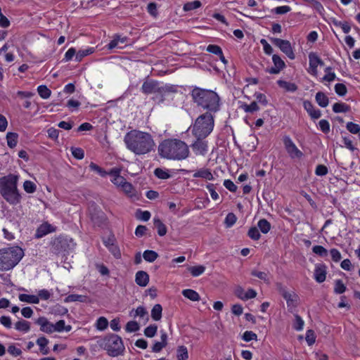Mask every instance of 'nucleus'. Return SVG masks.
Wrapping results in <instances>:
<instances>
[{
    "mask_svg": "<svg viewBox=\"0 0 360 360\" xmlns=\"http://www.w3.org/2000/svg\"><path fill=\"white\" fill-rule=\"evenodd\" d=\"M124 141L127 148L136 155L150 152L155 146L152 136L147 132L131 130L126 134Z\"/></svg>",
    "mask_w": 360,
    "mask_h": 360,
    "instance_id": "f257e3e1",
    "label": "nucleus"
},
{
    "mask_svg": "<svg viewBox=\"0 0 360 360\" xmlns=\"http://www.w3.org/2000/svg\"><path fill=\"white\" fill-rule=\"evenodd\" d=\"M194 103L206 110V112L214 114L220 109V98L214 91L195 86L191 92Z\"/></svg>",
    "mask_w": 360,
    "mask_h": 360,
    "instance_id": "f03ea898",
    "label": "nucleus"
},
{
    "mask_svg": "<svg viewBox=\"0 0 360 360\" xmlns=\"http://www.w3.org/2000/svg\"><path fill=\"white\" fill-rule=\"evenodd\" d=\"M158 152L161 157L170 160H181L189 155L188 146L179 139L163 141L158 146Z\"/></svg>",
    "mask_w": 360,
    "mask_h": 360,
    "instance_id": "7ed1b4c3",
    "label": "nucleus"
},
{
    "mask_svg": "<svg viewBox=\"0 0 360 360\" xmlns=\"http://www.w3.org/2000/svg\"><path fill=\"white\" fill-rule=\"evenodd\" d=\"M18 176L9 174L0 179V194L11 205L20 202L21 196L17 188Z\"/></svg>",
    "mask_w": 360,
    "mask_h": 360,
    "instance_id": "20e7f679",
    "label": "nucleus"
},
{
    "mask_svg": "<svg viewBox=\"0 0 360 360\" xmlns=\"http://www.w3.org/2000/svg\"><path fill=\"white\" fill-rule=\"evenodd\" d=\"M24 255L22 248L14 246L0 250V270L8 271L15 266Z\"/></svg>",
    "mask_w": 360,
    "mask_h": 360,
    "instance_id": "39448f33",
    "label": "nucleus"
},
{
    "mask_svg": "<svg viewBox=\"0 0 360 360\" xmlns=\"http://www.w3.org/2000/svg\"><path fill=\"white\" fill-rule=\"evenodd\" d=\"M99 347L107 352L110 356L123 354L124 346L122 338L116 334H108L98 341Z\"/></svg>",
    "mask_w": 360,
    "mask_h": 360,
    "instance_id": "423d86ee",
    "label": "nucleus"
},
{
    "mask_svg": "<svg viewBox=\"0 0 360 360\" xmlns=\"http://www.w3.org/2000/svg\"><path fill=\"white\" fill-rule=\"evenodd\" d=\"M214 115L211 112H205L200 115L195 122L193 127V133L198 139L207 136L214 128Z\"/></svg>",
    "mask_w": 360,
    "mask_h": 360,
    "instance_id": "0eeeda50",
    "label": "nucleus"
},
{
    "mask_svg": "<svg viewBox=\"0 0 360 360\" xmlns=\"http://www.w3.org/2000/svg\"><path fill=\"white\" fill-rule=\"evenodd\" d=\"M271 41L280 50L284 53L290 59L293 60L295 58L292 47L289 41L278 38H270Z\"/></svg>",
    "mask_w": 360,
    "mask_h": 360,
    "instance_id": "6e6552de",
    "label": "nucleus"
},
{
    "mask_svg": "<svg viewBox=\"0 0 360 360\" xmlns=\"http://www.w3.org/2000/svg\"><path fill=\"white\" fill-rule=\"evenodd\" d=\"M283 144L287 153L291 158H300L302 157V152L298 149L290 136H285L283 137Z\"/></svg>",
    "mask_w": 360,
    "mask_h": 360,
    "instance_id": "1a4fd4ad",
    "label": "nucleus"
},
{
    "mask_svg": "<svg viewBox=\"0 0 360 360\" xmlns=\"http://www.w3.org/2000/svg\"><path fill=\"white\" fill-rule=\"evenodd\" d=\"M51 252L55 255L62 254L68 248V240L63 237L55 238L51 242Z\"/></svg>",
    "mask_w": 360,
    "mask_h": 360,
    "instance_id": "9d476101",
    "label": "nucleus"
},
{
    "mask_svg": "<svg viewBox=\"0 0 360 360\" xmlns=\"http://www.w3.org/2000/svg\"><path fill=\"white\" fill-rule=\"evenodd\" d=\"M278 291L282 297L285 300L287 306L289 309H293L297 306L299 297L296 293L289 292L286 290L285 288L282 286L278 288Z\"/></svg>",
    "mask_w": 360,
    "mask_h": 360,
    "instance_id": "9b49d317",
    "label": "nucleus"
},
{
    "mask_svg": "<svg viewBox=\"0 0 360 360\" xmlns=\"http://www.w3.org/2000/svg\"><path fill=\"white\" fill-rule=\"evenodd\" d=\"M141 91L146 95L155 93L160 94V84L153 79H146L142 84Z\"/></svg>",
    "mask_w": 360,
    "mask_h": 360,
    "instance_id": "f8f14e48",
    "label": "nucleus"
},
{
    "mask_svg": "<svg viewBox=\"0 0 360 360\" xmlns=\"http://www.w3.org/2000/svg\"><path fill=\"white\" fill-rule=\"evenodd\" d=\"M272 61L274 63V66L270 68H266V72H269L272 75H277L285 67L284 61L278 55H273Z\"/></svg>",
    "mask_w": 360,
    "mask_h": 360,
    "instance_id": "ddd939ff",
    "label": "nucleus"
},
{
    "mask_svg": "<svg viewBox=\"0 0 360 360\" xmlns=\"http://www.w3.org/2000/svg\"><path fill=\"white\" fill-rule=\"evenodd\" d=\"M177 92V88L175 85L166 84L164 86L160 85V97L158 98V103H163L166 98V96L169 94H175Z\"/></svg>",
    "mask_w": 360,
    "mask_h": 360,
    "instance_id": "4468645a",
    "label": "nucleus"
},
{
    "mask_svg": "<svg viewBox=\"0 0 360 360\" xmlns=\"http://www.w3.org/2000/svg\"><path fill=\"white\" fill-rule=\"evenodd\" d=\"M202 139L197 138V141H195L191 147L193 152L196 155H204L207 150V144L206 141H202Z\"/></svg>",
    "mask_w": 360,
    "mask_h": 360,
    "instance_id": "2eb2a0df",
    "label": "nucleus"
},
{
    "mask_svg": "<svg viewBox=\"0 0 360 360\" xmlns=\"http://www.w3.org/2000/svg\"><path fill=\"white\" fill-rule=\"evenodd\" d=\"M35 323L40 326V330L46 333H51L55 331L53 324L50 323L46 318L39 317Z\"/></svg>",
    "mask_w": 360,
    "mask_h": 360,
    "instance_id": "dca6fc26",
    "label": "nucleus"
},
{
    "mask_svg": "<svg viewBox=\"0 0 360 360\" xmlns=\"http://www.w3.org/2000/svg\"><path fill=\"white\" fill-rule=\"evenodd\" d=\"M303 106L311 119L316 120L321 116V110L316 109L311 101H304L303 103Z\"/></svg>",
    "mask_w": 360,
    "mask_h": 360,
    "instance_id": "f3484780",
    "label": "nucleus"
},
{
    "mask_svg": "<svg viewBox=\"0 0 360 360\" xmlns=\"http://www.w3.org/2000/svg\"><path fill=\"white\" fill-rule=\"evenodd\" d=\"M55 231V229L53 227L48 224V223H44L41 224L39 228L36 231L35 237L37 238H40L46 236V234L51 233Z\"/></svg>",
    "mask_w": 360,
    "mask_h": 360,
    "instance_id": "a211bd4d",
    "label": "nucleus"
},
{
    "mask_svg": "<svg viewBox=\"0 0 360 360\" xmlns=\"http://www.w3.org/2000/svg\"><path fill=\"white\" fill-rule=\"evenodd\" d=\"M135 281L139 286L145 287L149 282V276L144 271H139L136 274Z\"/></svg>",
    "mask_w": 360,
    "mask_h": 360,
    "instance_id": "6ab92c4d",
    "label": "nucleus"
},
{
    "mask_svg": "<svg viewBox=\"0 0 360 360\" xmlns=\"http://www.w3.org/2000/svg\"><path fill=\"white\" fill-rule=\"evenodd\" d=\"M326 271L325 266H316L314 271V278L315 280L321 283L326 280Z\"/></svg>",
    "mask_w": 360,
    "mask_h": 360,
    "instance_id": "aec40b11",
    "label": "nucleus"
},
{
    "mask_svg": "<svg viewBox=\"0 0 360 360\" xmlns=\"http://www.w3.org/2000/svg\"><path fill=\"white\" fill-rule=\"evenodd\" d=\"M194 178H202L207 180H212L214 179L212 174L209 169H200L193 175Z\"/></svg>",
    "mask_w": 360,
    "mask_h": 360,
    "instance_id": "412c9836",
    "label": "nucleus"
},
{
    "mask_svg": "<svg viewBox=\"0 0 360 360\" xmlns=\"http://www.w3.org/2000/svg\"><path fill=\"white\" fill-rule=\"evenodd\" d=\"M20 301L30 304H38L39 302V298L37 295H27V294H20L18 297Z\"/></svg>",
    "mask_w": 360,
    "mask_h": 360,
    "instance_id": "4be33fe9",
    "label": "nucleus"
},
{
    "mask_svg": "<svg viewBox=\"0 0 360 360\" xmlns=\"http://www.w3.org/2000/svg\"><path fill=\"white\" fill-rule=\"evenodd\" d=\"M154 226L157 229L158 233L160 236H163L167 233V227L159 218L153 219Z\"/></svg>",
    "mask_w": 360,
    "mask_h": 360,
    "instance_id": "5701e85b",
    "label": "nucleus"
},
{
    "mask_svg": "<svg viewBox=\"0 0 360 360\" xmlns=\"http://www.w3.org/2000/svg\"><path fill=\"white\" fill-rule=\"evenodd\" d=\"M309 67L317 68L318 65L323 66L324 65L323 61L315 53H310L309 54Z\"/></svg>",
    "mask_w": 360,
    "mask_h": 360,
    "instance_id": "b1692460",
    "label": "nucleus"
},
{
    "mask_svg": "<svg viewBox=\"0 0 360 360\" xmlns=\"http://www.w3.org/2000/svg\"><path fill=\"white\" fill-rule=\"evenodd\" d=\"M277 84L281 88L285 89L287 91L295 92L297 89V86L295 83L279 79L277 81Z\"/></svg>",
    "mask_w": 360,
    "mask_h": 360,
    "instance_id": "393cba45",
    "label": "nucleus"
},
{
    "mask_svg": "<svg viewBox=\"0 0 360 360\" xmlns=\"http://www.w3.org/2000/svg\"><path fill=\"white\" fill-rule=\"evenodd\" d=\"M315 99L318 105L322 108H326L328 105V98L324 93L321 91H319L316 93Z\"/></svg>",
    "mask_w": 360,
    "mask_h": 360,
    "instance_id": "a878e982",
    "label": "nucleus"
},
{
    "mask_svg": "<svg viewBox=\"0 0 360 360\" xmlns=\"http://www.w3.org/2000/svg\"><path fill=\"white\" fill-rule=\"evenodd\" d=\"M87 300V296L82 295H77V294H71L68 295L65 298V302H85Z\"/></svg>",
    "mask_w": 360,
    "mask_h": 360,
    "instance_id": "bb28decb",
    "label": "nucleus"
},
{
    "mask_svg": "<svg viewBox=\"0 0 360 360\" xmlns=\"http://www.w3.org/2000/svg\"><path fill=\"white\" fill-rule=\"evenodd\" d=\"M18 134L15 132H8L6 134L7 144L11 148H13L18 143Z\"/></svg>",
    "mask_w": 360,
    "mask_h": 360,
    "instance_id": "cd10ccee",
    "label": "nucleus"
},
{
    "mask_svg": "<svg viewBox=\"0 0 360 360\" xmlns=\"http://www.w3.org/2000/svg\"><path fill=\"white\" fill-rule=\"evenodd\" d=\"M182 295L191 301H199L200 299L199 294L192 289L184 290Z\"/></svg>",
    "mask_w": 360,
    "mask_h": 360,
    "instance_id": "c85d7f7f",
    "label": "nucleus"
},
{
    "mask_svg": "<svg viewBox=\"0 0 360 360\" xmlns=\"http://www.w3.org/2000/svg\"><path fill=\"white\" fill-rule=\"evenodd\" d=\"M37 344L39 346L40 352L46 355L49 352V349L46 347L49 340L45 337H41L37 340Z\"/></svg>",
    "mask_w": 360,
    "mask_h": 360,
    "instance_id": "c756f323",
    "label": "nucleus"
},
{
    "mask_svg": "<svg viewBox=\"0 0 360 360\" xmlns=\"http://www.w3.org/2000/svg\"><path fill=\"white\" fill-rule=\"evenodd\" d=\"M15 328L17 330L27 333L30 330V322H28L25 320L21 319L15 323Z\"/></svg>",
    "mask_w": 360,
    "mask_h": 360,
    "instance_id": "7c9ffc66",
    "label": "nucleus"
},
{
    "mask_svg": "<svg viewBox=\"0 0 360 360\" xmlns=\"http://www.w3.org/2000/svg\"><path fill=\"white\" fill-rule=\"evenodd\" d=\"M162 307L160 304L153 306L151 310V317L154 321H160L162 318Z\"/></svg>",
    "mask_w": 360,
    "mask_h": 360,
    "instance_id": "2f4dec72",
    "label": "nucleus"
},
{
    "mask_svg": "<svg viewBox=\"0 0 360 360\" xmlns=\"http://www.w3.org/2000/svg\"><path fill=\"white\" fill-rule=\"evenodd\" d=\"M350 110L349 105L345 103H335L333 105V110L335 113L347 112Z\"/></svg>",
    "mask_w": 360,
    "mask_h": 360,
    "instance_id": "473e14b6",
    "label": "nucleus"
},
{
    "mask_svg": "<svg viewBox=\"0 0 360 360\" xmlns=\"http://www.w3.org/2000/svg\"><path fill=\"white\" fill-rule=\"evenodd\" d=\"M143 257L146 262H153L158 257V254L155 251L147 250L143 252Z\"/></svg>",
    "mask_w": 360,
    "mask_h": 360,
    "instance_id": "72a5a7b5",
    "label": "nucleus"
},
{
    "mask_svg": "<svg viewBox=\"0 0 360 360\" xmlns=\"http://www.w3.org/2000/svg\"><path fill=\"white\" fill-rule=\"evenodd\" d=\"M39 95L44 99H47L51 94V91L46 85H40L37 87Z\"/></svg>",
    "mask_w": 360,
    "mask_h": 360,
    "instance_id": "f704fd0d",
    "label": "nucleus"
},
{
    "mask_svg": "<svg viewBox=\"0 0 360 360\" xmlns=\"http://www.w3.org/2000/svg\"><path fill=\"white\" fill-rule=\"evenodd\" d=\"M177 360H187L188 358V353L187 348L184 346H179L177 348Z\"/></svg>",
    "mask_w": 360,
    "mask_h": 360,
    "instance_id": "c9c22d12",
    "label": "nucleus"
},
{
    "mask_svg": "<svg viewBox=\"0 0 360 360\" xmlns=\"http://www.w3.org/2000/svg\"><path fill=\"white\" fill-rule=\"evenodd\" d=\"M257 226L263 233H267L271 229V224L265 219H260Z\"/></svg>",
    "mask_w": 360,
    "mask_h": 360,
    "instance_id": "e433bc0d",
    "label": "nucleus"
},
{
    "mask_svg": "<svg viewBox=\"0 0 360 360\" xmlns=\"http://www.w3.org/2000/svg\"><path fill=\"white\" fill-rule=\"evenodd\" d=\"M202 4L200 1L195 0L193 1L187 2L184 5L183 9L184 11H191L194 9L198 8L201 6Z\"/></svg>",
    "mask_w": 360,
    "mask_h": 360,
    "instance_id": "4c0bfd02",
    "label": "nucleus"
},
{
    "mask_svg": "<svg viewBox=\"0 0 360 360\" xmlns=\"http://www.w3.org/2000/svg\"><path fill=\"white\" fill-rule=\"evenodd\" d=\"M332 22L335 26L341 27L344 33H349L351 30V27L347 22H342L336 19H333Z\"/></svg>",
    "mask_w": 360,
    "mask_h": 360,
    "instance_id": "58836bf2",
    "label": "nucleus"
},
{
    "mask_svg": "<svg viewBox=\"0 0 360 360\" xmlns=\"http://www.w3.org/2000/svg\"><path fill=\"white\" fill-rule=\"evenodd\" d=\"M121 188L123 192L128 196L133 197L135 195V189L131 183L126 181Z\"/></svg>",
    "mask_w": 360,
    "mask_h": 360,
    "instance_id": "ea45409f",
    "label": "nucleus"
},
{
    "mask_svg": "<svg viewBox=\"0 0 360 360\" xmlns=\"http://www.w3.org/2000/svg\"><path fill=\"white\" fill-rule=\"evenodd\" d=\"M55 331L62 332L65 330L67 332L70 331L72 329L71 326H65V323L64 320H60L55 325H53Z\"/></svg>",
    "mask_w": 360,
    "mask_h": 360,
    "instance_id": "a19ab883",
    "label": "nucleus"
},
{
    "mask_svg": "<svg viewBox=\"0 0 360 360\" xmlns=\"http://www.w3.org/2000/svg\"><path fill=\"white\" fill-rule=\"evenodd\" d=\"M241 108L244 110L245 112L250 113L258 111L259 110V107L256 101L252 102L250 105L245 103L241 105Z\"/></svg>",
    "mask_w": 360,
    "mask_h": 360,
    "instance_id": "79ce46f5",
    "label": "nucleus"
},
{
    "mask_svg": "<svg viewBox=\"0 0 360 360\" xmlns=\"http://www.w3.org/2000/svg\"><path fill=\"white\" fill-rule=\"evenodd\" d=\"M94 52V48H88L83 50H79L78 52H77L76 54V60L77 61H81L82 58L85 56H87Z\"/></svg>",
    "mask_w": 360,
    "mask_h": 360,
    "instance_id": "37998d69",
    "label": "nucleus"
},
{
    "mask_svg": "<svg viewBox=\"0 0 360 360\" xmlns=\"http://www.w3.org/2000/svg\"><path fill=\"white\" fill-rule=\"evenodd\" d=\"M251 275L264 281L266 283H269V274L266 272L252 270Z\"/></svg>",
    "mask_w": 360,
    "mask_h": 360,
    "instance_id": "c03bdc74",
    "label": "nucleus"
},
{
    "mask_svg": "<svg viewBox=\"0 0 360 360\" xmlns=\"http://www.w3.org/2000/svg\"><path fill=\"white\" fill-rule=\"evenodd\" d=\"M346 289L347 288L342 280L338 279L335 281L334 292L335 294H342L346 291Z\"/></svg>",
    "mask_w": 360,
    "mask_h": 360,
    "instance_id": "a18cd8bd",
    "label": "nucleus"
},
{
    "mask_svg": "<svg viewBox=\"0 0 360 360\" xmlns=\"http://www.w3.org/2000/svg\"><path fill=\"white\" fill-rule=\"evenodd\" d=\"M205 270V267L202 265L190 266L188 271L194 277L201 275Z\"/></svg>",
    "mask_w": 360,
    "mask_h": 360,
    "instance_id": "49530a36",
    "label": "nucleus"
},
{
    "mask_svg": "<svg viewBox=\"0 0 360 360\" xmlns=\"http://www.w3.org/2000/svg\"><path fill=\"white\" fill-rule=\"evenodd\" d=\"M158 330V326L155 324H151L146 327L144 330V335L148 338L154 337Z\"/></svg>",
    "mask_w": 360,
    "mask_h": 360,
    "instance_id": "de8ad7c7",
    "label": "nucleus"
},
{
    "mask_svg": "<svg viewBox=\"0 0 360 360\" xmlns=\"http://www.w3.org/2000/svg\"><path fill=\"white\" fill-rule=\"evenodd\" d=\"M304 321L300 316L295 314V321L293 323V328L297 331H300L303 329Z\"/></svg>",
    "mask_w": 360,
    "mask_h": 360,
    "instance_id": "09e8293b",
    "label": "nucleus"
},
{
    "mask_svg": "<svg viewBox=\"0 0 360 360\" xmlns=\"http://www.w3.org/2000/svg\"><path fill=\"white\" fill-rule=\"evenodd\" d=\"M154 174L160 179H167L171 177L167 171L161 168H156L154 171Z\"/></svg>",
    "mask_w": 360,
    "mask_h": 360,
    "instance_id": "8fccbe9b",
    "label": "nucleus"
},
{
    "mask_svg": "<svg viewBox=\"0 0 360 360\" xmlns=\"http://www.w3.org/2000/svg\"><path fill=\"white\" fill-rule=\"evenodd\" d=\"M248 236L254 240H258L261 236L258 229L255 226L251 227L249 229Z\"/></svg>",
    "mask_w": 360,
    "mask_h": 360,
    "instance_id": "3c124183",
    "label": "nucleus"
},
{
    "mask_svg": "<svg viewBox=\"0 0 360 360\" xmlns=\"http://www.w3.org/2000/svg\"><path fill=\"white\" fill-rule=\"evenodd\" d=\"M139 325L136 321H130L127 323L125 330L127 332L132 333L139 330Z\"/></svg>",
    "mask_w": 360,
    "mask_h": 360,
    "instance_id": "603ef678",
    "label": "nucleus"
},
{
    "mask_svg": "<svg viewBox=\"0 0 360 360\" xmlns=\"http://www.w3.org/2000/svg\"><path fill=\"white\" fill-rule=\"evenodd\" d=\"M335 91L338 95L340 96H344L345 95H346L347 89L344 84L338 83L335 85Z\"/></svg>",
    "mask_w": 360,
    "mask_h": 360,
    "instance_id": "864d4df0",
    "label": "nucleus"
},
{
    "mask_svg": "<svg viewBox=\"0 0 360 360\" xmlns=\"http://www.w3.org/2000/svg\"><path fill=\"white\" fill-rule=\"evenodd\" d=\"M108 321L107 319H105L103 316H101L98 319V320L96 321L97 329H98L100 330H103L108 327Z\"/></svg>",
    "mask_w": 360,
    "mask_h": 360,
    "instance_id": "5fc2aeb1",
    "label": "nucleus"
},
{
    "mask_svg": "<svg viewBox=\"0 0 360 360\" xmlns=\"http://www.w3.org/2000/svg\"><path fill=\"white\" fill-rule=\"evenodd\" d=\"M314 253L318 255L320 257H326L328 255L327 250L321 245H315L312 248Z\"/></svg>",
    "mask_w": 360,
    "mask_h": 360,
    "instance_id": "6e6d98bb",
    "label": "nucleus"
},
{
    "mask_svg": "<svg viewBox=\"0 0 360 360\" xmlns=\"http://www.w3.org/2000/svg\"><path fill=\"white\" fill-rule=\"evenodd\" d=\"M150 212L149 211H141L138 210L136 212V217L142 221H147L150 218Z\"/></svg>",
    "mask_w": 360,
    "mask_h": 360,
    "instance_id": "4d7b16f0",
    "label": "nucleus"
},
{
    "mask_svg": "<svg viewBox=\"0 0 360 360\" xmlns=\"http://www.w3.org/2000/svg\"><path fill=\"white\" fill-rule=\"evenodd\" d=\"M346 128L350 133L354 134L359 133L360 131V126L352 122H347Z\"/></svg>",
    "mask_w": 360,
    "mask_h": 360,
    "instance_id": "13d9d810",
    "label": "nucleus"
},
{
    "mask_svg": "<svg viewBox=\"0 0 360 360\" xmlns=\"http://www.w3.org/2000/svg\"><path fill=\"white\" fill-rule=\"evenodd\" d=\"M23 188L28 193H32L36 191V185L31 181H25L23 184Z\"/></svg>",
    "mask_w": 360,
    "mask_h": 360,
    "instance_id": "bf43d9fd",
    "label": "nucleus"
},
{
    "mask_svg": "<svg viewBox=\"0 0 360 360\" xmlns=\"http://www.w3.org/2000/svg\"><path fill=\"white\" fill-rule=\"evenodd\" d=\"M207 51L212 53L214 55H221L222 49L220 46L215 44H210L206 49Z\"/></svg>",
    "mask_w": 360,
    "mask_h": 360,
    "instance_id": "052dcab7",
    "label": "nucleus"
},
{
    "mask_svg": "<svg viewBox=\"0 0 360 360\" xmlns=\"http://www.w3.org/2000/svg\"><path fill=\"white\" fill-rule=\"evenodd\" d=\"M236 219L237 218L236 215L233 213L231 212L226 215L225 218V223L226 224L228 227H231L236 223Z\"/></svg>",
    "mask_w": 360,
    "mask_h": 360,
    "instance_id": "680f3d73",
    "label": "nucleus"
},
{
    "mask_svg": "<svg viewBox=\"0 0 360 360\" xmlns=\"http://www.w3.org/2000/svg\"><path fill=\"white\" fill-rule=\"evenodd\" d=\"M261 44L263 46L264 51L267 55H271L273 53V48L271 45L267 42L265 39H262L260 40Z\"/></svg>",
    "mask_w": 360,
    "mask_h": 360,
    "instance_id": "e2e57ef3",
    "label": "nucleus"
},
{
    "mask_svg": "<svg viewBox=\"0 0 360 360\" xmlns=\"http://www.w3.org/2000/svg\"><path fill=\"white\" fill-rule=\"evenodd\" d=\"M72 154L77 160H82L84 157V150L80 148H72Z\"/></svg>",
    "mask_w": 360,
    "mask_h": 360,
    "instance_id": "0e129e2a",
    "label": "nucleus"
},
{
    "mask_svg": "<svg viewBox=\"0 0 360 360\" xmlns=\"http://www.w3.org/2000/svg\"><path fill=\"white\" fill-rule=\"evenodd\" d=\"M319 127L321 130L325 133L327 134L330 131V124L328 120H321L319 122Z\"/></svg>",
    "mask_w": 360,
    "mask_h": 360,
    "instance_id": "69168bd1",
    "label": "nucleus"
},
{
    "mask_svg": "<svg viewBox=\"0 0 360 360\" xmlns=\"http://www.w3.org/2000/svg\"><path fill=\"white\" fill-rule=\"evenodd\" d=\"M306 341L309 345H312L316 341L314 332L312 330H308L306 333Z\"/></svg>",
    "mask_w": 360,
    "mask_h": 360,
    "instance_id": "338daca9",
    "label": "nucleus"
},
{
    "mask_svg": "<svg viewBox=\"0 0 360 360\" xmlns=\"http://www.w3.org/2000/svg\"><path fill=\"white\" fill-rule=\"evenodd\" d=\"M108 249L114 255L115 258L118 259L121 257V253L119 248L114 243H110V245Z\"/></svg>",
    "mask_w": 360,
    "mask_h": 360,
    "instance_id": "774afa93",
    "label": "nucleus"
}]
</instances>
